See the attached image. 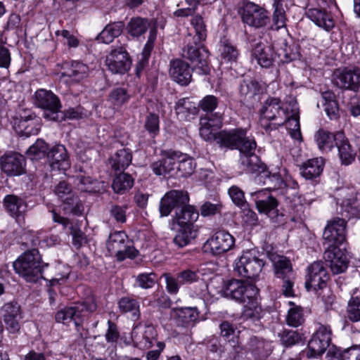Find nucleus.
Masks as SVG:
<instances>
[{"mask_svg": "<svg viewBox=\"0 0 360 360\" xmlns=\"http://www.w3.org/2000/svg\"><path fill=\"white\" fill-rule=\"evenodd\" d=\"M221 290L224 297L240 303H246L242 312L244 320L255 321L261 319L263 310L257 301L258 289L255 285L246 284L240 280L232 279L224 284Z\"/></svg>", "mask_w": 360, "mask_h": 360, "instance_id": "nucleus-1", "label": "nucleus"}, {"mask_svg": "<svg viewBox=\"0 0 360 360\" xmlns=\"http://www.w3.org/2000/svg\"><path fill=\"white\" fill-rule=\"evenodd\" d=\"M48 266V263L42 262L36 248L26 250L13 263L15 273L30 283H36L43 278L44 269Z\"/></svg>", "mask_w": 360, "mask_h": 360, "instance_id": "nucleus-2", "label": "nucleus"}, {"mask_svg": "<svg viewBox=\"0 0 360 360\" xmlns=\"http://www.w3.org/2000/svg\"><path fill=\"white\" fill-rule=\"evenodd\" d=\"M248 131L243 128L221 130L217 133L215 141L221 148L250 152L256 149L257 143L252 136H247Z\"/></svg>", "mask_w": 360, "mask_h": 360, "instance_id": "nucleus-3", "label": "nucleus"}, {"mask_svg": "<svg viewBox=\"0 0 360 360\" xmlns=\"http://www.w3.org/2000/svg\"><path fill=\"white\" fill-rule=\"evenodd\" d=\"M260 122L266 131L278 129L288 120V111L278 98L268 97L259 109Z\"/></svg>", "mask_w": 360, "mask_h": 360, "instance_id": "nucleus-4", "label": "nucleus"}, {"mask_svg": "<svg viewBox=\"0 0 360 360\" xmlns=\"http://www.w3.org/2000/svg\"><path fill=\"white\" fill-rule=\"evenodd\" d=\"M186 46L182 50V55L199 69L200 73L207 75L210 72L208 65V51L198 41L195 37L188 34L185 38Z\"/></svg>", "mask_w": 360, "mask_h": 360, "instance_id": "nucleus-5", "label": "nucleus"}, {"mask_svg": "<svg viewBox=\"0 0 360 360\" xmlns=\"http://www.w3.org/2000/svg\"><path fill=\"white\" fill-rule=\"evenodd\" d=\"M264 255L255 250L243 252L238 261L236 263L235 271L241 276L255 279L264 266Z\"/></svg>", "mask_w": 360, "mask_h": 360, "instance_id": "nucleus-6", "label": "nucleus"}, {"mask_svg": "<svg viewBox=\"0 0 360 360\" xmlns=\"http://www.w3.org/2000/svg\"><path fill=\"white\" fill-rule=\"evenodd\" d=\"M107 249L111 255H115L119 262L127 258L134 259L139 254L133 242L129 240L124 231H115L110 234L107 240Z\"/></svg>", "mask_w": 360, "mask_h": 360, "instance_id": "nucleus-7", "label": "nucleus"}, {"mask_svg": "<svg viewBox=\"0 0 360 360\" xmlns=\"http://www.w3.org/2000/svg\"><path fill=\"white\" fill-rule=\"evenodd\" d=\"M270 259L273 263L276 278L282 282L283 294L286 297L293 296L295 275L290 261L287 257L278 255H271Z\"/></svg>", "mask_w": 360, "mask_h": 360, "instance_id": "nucleus-8", "label": "nucleus"}, {"mask_svg": "<svg viewBox=\"0 0 360 360\" xmlns=\"http://www.w3.org/2000/svg\"><path fill=\"white\" fill-rule=\"evenodd\" d=\"M252 199L255 201L258 212L266 214L271 222L277 224H283L284 215L278 213V200L264 190H259L250 193Z\"/></svg>", "mask_w": 360, "mask_h": 360, "instance_id": "nucleus-9", "label": "nucleus"}, {"mask_svg": "<svg viewBox=\"0 0 360 360\" xmlns=\"http://www.w3.org/2000/svg\"><path fill=\"white\" fill-rule=\"evenodd\" d=\"M34 105L44 110L43 117L47 120L58 121L62 108L59 98L51 91L38 89L34 94Z\"/></svg>", "mask_w": 360, "mask_h": 360, "instance_id": "nucleus-10", "label": "nucleus"}, {"mask_svg": "<svg viewBox=\"0 0 360 360\" xmlns=\"http://www.w3.org/2000/svg\"><path fill=\"white\" fill-rule=\"evenodd\" d=\"M97 309V304L93 297L85 300L81 304L73 307H66L57 311L55 316L56 322L68 323L73 321L77 322L80 318L86 316L85 313H92Z\"/></svg>", "mask_w": 360, "mask_h": 360, "instance_id": "nucleus-11", "label": "nucleus"}, {"mask_svg": "<svg viewBox=\"0 0 360 360\" xmlns=\"http://www.w3.org/2000/svg\"><path fill=\"white\" fill-rule=\"evenodd\" d=\"M239 13L245 24L255 28L263 27L270 22L267 11L252 2L244 3Z\"/></svg>", "mask_w": 360, "mask_h": 360, "instance_id": "nucleus-12", "label": "nucleus"}, {"mask_svg": "<svg viewBox=\"0 0 360 360\" xmlns=\"http://www.w3.org/2000/svg\"><path fill=\"white\" fill-rule=\"evenodd\" d=\"M338 197L337 212L342 218L349 220L352 218H358L360 215V202L356 199L354 192L343 188L340 191Z\"/></svg>", "mask_w": 360, "mask_h": 360, "instance_id": "nucleus-13", "label": "nucleus"}, {"mask_svg": "<svg viewBox=\"0 0 360 360\" xmlns=\"http://www.w3.org/2000/svg\"><path fill=\"white\" fill-rule=\"evenodd\" d=\"M189 202L188 193L181 190H171L161 198L159 210L161 217L168 216L172 210L175 212Z\"/></svg>", "mask_w": 360, "mask_h": 360, "instance_id": "nucleus-14", "label": "nucleus"}, {"mask_svg": "<svg viewBox=\"0 0 360 360\" xmlns=\"http://www.w3.org/2000/svg\"><path fill=\"white\" fill-rule=\"evenodd\" d=\"M333 82L340 89L357 92L360 89V69L337 70L333 73Z\"/></svg>", "mask_w": 360, "mask_h": 360, "instance_id": "nucleus-15", "label": "nucleus"}, {"mask_svg": "<svg viewBox=\"0 0 360 360\" xmlns=\"http://www.w3.org/2000/svg\"><path fill=\"white\" fill-rule=\"evenodd\" d=\"M324 245L327 248L339 247L346 240V221L343 219L337 218L327 224L323 233Z\"/></svg>", "mask_w": 360, "mask_h": 360, "instance_id": "nucleus-16", "label": "nucleus"}, {"mask_svg": "<svg viewBox=\"0 0 360 360\" xmlns=\"http://www.w3.org/2000/svg\"><path fill=\"white\" fill-rule=\"evenodd\" d=\"M105 62L110 71L120 75L125 74L131 65L129 53L123 46L112 49Z\"/></svg>", "mask_w": 360, "mask_h": 360, "instance_id": "nucleus-17", "label": "nucleus"}, {"mask_svg": "<svg viewBox=\"0 0 360 360\" xmlns=\"http://www.w3.org/2000/svg\"><path fill=\"white\" fill-rule=\"evenodd\" d=\"M328 274L321 261L313 262L307 268L305 287L308 290L317 292L326 286Z\"/></svg>", "mask_w": 360, "mask_h": 360, "instance_id": "nucleus-18", "label": "nucleus"}, {"mask_svg": "<svg viewBox=\"0 0 360 360\" xmlns=\"http://www.w3.org/2000/svg\"><path fill=\"white\" fill-rule=\"evenodd\" d=\"M235 245V238L229 233L219 231L209 238L204 248L205 251L210 250L214 255H220L231 250Z\"/></svg>", "mask_w": 360, "mask_h": 360, "instance_id": "nucleus-19", "label": "nucleus"}, {"mask_svg": "<svg viewBox=\"0 0 360 360\" xmlns=\"http://www.w3.org/2000/svg\"><path fill=\"white\" fill-rule=\"evenodd\" d=\"M345 251V248L334 246L327 248L324 252L325 262L334 274L343 273L348 267L349 259Z\"/></svg>", "mask_w": 360, "mask_h": 360, "instance_id": "nucleus-20", "label": "nucleus"}, {"mask_svg": "<svg viewBox=\"0 0 360 360\" xmlns=\"http://www.w3.org/2000/svg\"><path fill=\"white\" fill-rule=\"evenodd\" d=\"M0 314L10 333H14L20 330V321L22 316L20 306L16 301L5 303L0 309Z\"/></svg>", "mask_w": 360, "mask_h": 360, "instance_id": "nucleus-21", "label": "nucleus"}, {"mask_svg": "<svg viewBox=\"0 0 360 360\" xmlns=\"http://www.w3.org/2000/svg\"><path fill=\"white\" fill-rule=\"evenodd\" d=\"M179 151L172 149L162 150L160 151V158L153 162L150 167L155 174L157 176H165L173 172L178 160Z\"/></svg>", "mask_w": 360, "mask_h": 360, "instance_id": "nucleus-22", "label": "nucleus"}, {"mask_svg": "<svg viewBox=\"0 0 360 360\" xmlns=\"http://www.w3.org/2000/svg\"><path fill=\"white\" fill-rule=\"evenodd\" d=\"M1 170L8 176H20L25 172V159L18 153H6L0 158Z\"/></svg>", "mask_w": 360, "mask_h": 360, "instance_id": "nucleus-23", "label": "nucleus"}, {"mask_svg": "<svg viewBox=\"0 0 360 360\" xmlns=\"http://www.w3.org/2000/svg\"><path fill=\"white\" fill-rule=\"evenodd\" d=\"M239 92L245 102L253 105L261 100L263 89L257 80L244 79L240 84Z\"/></svg>", "mask_w": 360, "mask_h": 360, "instance_id": "nucleus-24", "label": "nucleus"}, {"mask_svg": "<svg viewBox=\"0 0 360 360\" xmlns=\"http://www.w3.org/2000/svg\"><path fill=\"white\" fill-rule=\"evenodd\" d=\"M255 149L250 152H240L241 155L240 156L239 162L244 172L255 174L257 179H258V175L261 174L266 166L255 154Z\"/></svg>", "mask_w": 360, "mask_h": 360, "instance_id": "nucleus-25", "label": "nucleus"}, {"mask_svg": "<svg viewBox=\"0 0 360 360\" xmlns=\"http://www.w3.org/2000/svg\"><path fill=\"white\" fill-rule=\"evenodd\" d=\"M252 56L257 63L264 68H270L274 60V53L273 48L264 43L261 40L255 42L252 45Z\"/></svg>", "mask_w": 360, "mask_h": 360, "instance_id": "nucleus-26", "label": "nucleus"}, {"mask_svg": "<svg viewBox=\"0 0 360 360\" xmlns=\"http://www.w3.org/2000/svg\"><path fill=\"white\" fill-rule=\"evenodd\" d=\"M47 158L52 169L66 170L70 163L66 148L62 144L53 146L48 152Z\"/></svg>", "mask_w": 360, "mask_h": 360, "instance_id": "nucleus-27", "label": "nucleus"}, {"mask_svg": "<svg viewBox=\"0 0 360 360\" xmlns=\"http://www.w3.org/2000/svg\"><path fill=\"white\" fill-rule=\"evenodd\" d=\"M178 327L189 328L198 321L199 312L196 307L173 308L171 315Z\"/></svg>", "mask_w": 360, "mask_h": 360, "instance_id": "nucleus-28", "label": "nucleus"}, {"mask_svg": "<svg viewBox=\"0 0 360 360\" xmlns=\"http://www.w3.org/2000/svg\"><path fill=\"white\" fill-rule=\"evenodd\" d=\"M4 206L9 214L19 221L24 218L27 212V202L22 198L14 195H6L3 200Z\"/></svg>", "mask_w": 360, "mask_h": 360, "instance_id": "nucleus-29", "label": "nucleus"}, {"mask_svg": "<svg viewBox=\"0 0 360 360\" xmlns=\"http://www.w3.org/2000/svg\"><path fill=\"white\" fill-rule=\"evenodd\" d=\"M169 75L174 82L182 86L188 85L192 77L188 63L181 59L171 61Z\"/></svg>", "mask_w": 360, "mask_h": 360, "instance_id": "nucleus-30", "label": "nucleus"}, {"mask_svg": "<svg viewBox=\"0 0 360 360\" xmlns=\"http://www.w3.org/2000/svg\"><path fill=\"white\" fill-rule=\"evenodd\" d=\"M221 115L219 112L214 113V117L212 116H205L200 118V135L205 141L214 140L217 133L213 131L221 126Z\"/></svg>", "mask_w": 360, "mask_h": 360, "instance_id": "nucleus-31", "label": "nucleus"}, {"mask_svg": "<svg viewBox=\"0 0 360 360\" xmlns=\"http://www.w3.org/2000/svg\"><path fill=\"white\" fill-rule=\"evenodd\" d=\"M335 146L338 148V155L342 165H349L354 161L356 153L343 133L338 132Z\"/></svg>", "mask_w": 360, "mask_h": 360, "instance_id": "nucleus-32", "label": "nucleus"}, {"mask_svg": "<svg viewBox=\"0 0 360 360\" xmlns=\"http://www.w3.org/2000/svg\"><path fill=\"white\" fill-rule=\"evenodd\" d=\"M199 213L198 210L188 203L176 212L174 220L180 227H193V223L198 219Z\"/></svg>", "mask_w": 360, "mask_h": 360, "instance_id": "nucleus-33", "label": "nucleus"}, {"mask_svg": "<svg viewBox=\"0 0 360 360\" xmlns=\"http://www.w3.org/2000/svg\"><path fill=\"white\" fill-rule=\"evenodd\" d=\"M157 37V27L153 26L150 29L149 36L145 44L139 61L136 66V75L139 76L141 72L148 65V60L153 49L154 43Z\"/></svg>", "mask_w": 360, "mask_h": 360, "instance_id": "nucleus-34", "label": "nucleus"}, {"mask_svg": "<svg viewBox=\"0 0 360 360\" xmlns=\"http://www.w3.org/2000/svg\"><path fill=\"white\" fill-rule=\"evenodd\" d=\"M248 346L249 351L257 359L267 357L272 351L270 342L257 336H252L249 339Z\"/></svg>", "mask_w": 360, "mask_h": 360, "instance_id": "nucleus-35", "label": "nucleus"}, {"mask_svg": "<svg viewBox=\"0 0 360 360\" xmlns=\"http://www.w3.org/2000/svg\"><path fill=\"white\" fill-rule=\"evenodd\" d=\"M323 162L318 158L310 159L300 167V174L307 180H314L320 176L323 172Z\"/></svg>", "mask_w": 360, "mask_h": 360, "instance_id": "nucleus-36", "label": "nucleus"}, {"mask_svg": "<svg viewBox=\"0 0 360 360\" xmlns=\"http://www.w3.org/2000/svg\"><path fill=\"white\" fill-rule=\"evenodd\" d=\"M314 139L319 150L329 152L337 143L338 133L333 134L321 129L315 133Z\"/></svg>", "mask_w": 360, "mask_h": 360, "instance_id": "nucleus-37", "label": "nucleus"}, {"mask_svg": "<svg viewBox=\"0 0 360 360\" xmlns=\"http://www.w3.org/2000/svg\"><path fill=\"white\" fill-rule=\"evenodd\" d=\"M307 15L316 25L326 31H330L334 27V21L331 15L325 10L311 8L308 11Z\"/></svg>", "mask_w": 360, "mask_h": 360, "instance_id": "nucleus-38", "label": "nucleus"}, {"mask_svg": "<svg viewBox=\"0 0 360 360\" xmlns=\"http://www.w3.org/2000/svg\"><path fill=\"white\" fill-rule=\"evenodd\" d=\"M257 181L266 186L264 190L266 191L269 190H278L286 186L285 182L279 174H271L266 168L264 169L260 175H258Z\"/></svg>", "mask_w": 360, "mask_h": 360, "instance_id": "nucleus-39", "label": "nucleus"}, {"mask_svg": "<svg viewBox=\"0 0 360 360\" xmlns=\"http://www.w3.org/2000/svg\"><path fill=\"white\" fill-rule=\"evenodd\" d=\"M176 113L181 120H188L191 116L196 115L198 112V107L191 101L189 98L179 99L174 107Z\"/></svg>", "mask_w": 360, "mask_h": 360, "instance_id": "nucleus-40", "label": "nucleus"}, {"mask_svg": "<svg viewBox=\"0 0 360 360\" xmlns=\"http://www.w3.org/2000/svg\"><path fill=\"white\" fill-rule=\"evenodd\" d=\"M124 27V24L122 21L110 23L97 36L96 39L103 43L109 44L122 34Z\"/></svg>", "mask_w": 360, "mask_h": 360, "instance_id": "nucleus-41", "label": "nucleus"}, {"mask_svg": "<svg viewBox=\"0 0 360 360\" xmlns=\"http://www.w3.org/2000/svg\"><path fill=\"white\" fill-rule=\"evenodd\" d=\"M132 155L129 149L117 150L109 159V164L115 171L124 170L131 163Z\"/></svg>", "mask_w": 360, "mask_h": 360, "instance_id": "nucleus-42", "label": "nucleus"}, {"mask_svg": "<svg viewBox=\"0 0 360 360\" xmlns=\"http://www.w3.org/2000/svg\"><path fill=\"white\" fill-rule=\"evenodd\" d=\"M176 165V168L177 169V172L179 173V175L182 177H187L191 175L196 166L193 158L180 151H179Z\"/></svg>", "mask_w": 360, "mask_h": 360, "instance_id": "nucleus-43", "label": "nucleus"}, {"mask_svg": "<svg viewBox=\"0 0 360 360\" xmlns=\"http://www.w3.org/2000/svg\"><path fill=\"white\" fill-rule=\"evenodd\" d=\"M131 98V95L125 88H115L109 93L108 101L114 109L120 110L127 104Z\"/></svg>", "mask_w": 360, "mask_h": 360, "instance_id": "nucleus-44", "label": "nucleus"}, {"mask_svg": "<svg viewBox=\"0 0 360 360\" xmlns=\"http://www.w3.org/2000/svg\"><path fill=\"white\" fill-rule=\"evenodd\" d=\"M89 67L79 61H74L70 66L65 68L63 75L68 77L72 80L79 82L88 76Z\"/></svg>", "mask_w": 360, "mask_h": 360, "instance_id": "nucleus-45", "label": "nucleus"}, {"mask_svg": "<svg viewBox=\"0 0 360 360\" xmlns=\"http://www.w3.org/2000/svg\"><path fill=\"white\" fill-rule=\"evenodd\" d=\"M62 202L64 214L77 217L82 216L84 214V205L77 195L74 194Z\"/></svg>", "mask_w": 360, "mask_h": 360, "instance_id": "nucleus-46", "label": "nucleus"}, {"mask_svg": "<svg viewBox=\"0 0 360 360\" xmlns=\"http://www.w3.org/2000/svg\"><path fill=\"white\" fill-rule=\"evenodd\" d=\"M150 26L148 19L141 17L132 18L126 26V30L131 36L139 37L146 33Z\"/></svg>", "mask_w": 360, "mask_h": 360, "instance_id": "nucleus-47", "label": "nucleus"}, {"mask_svg": "<svg viewBox=\"0 0 360 360\" xmlns=\"http://www.w3.org/2000/svg\"><path fill=\"white\" fill-rule=\"evenodd\" d=\"M134 185V179L131 175L120 172L113 179L112 188L115 193L123 194L129 190Z\"/></svg>", "mask_w": 360, "mask_h": 360, "instance_id": "nucleus-48", "label": "nucleus"}, {"mask_svg": "<svg viewBox=\"0 0 360 360\" xmlns=\"http://www.w3.org/2000/svg\"><path fill=\"white\" fill-rule=\"evenodd\" d=\"M48 144L42 139H37L26 151L27 156L32 160H40L47 156Z\"/></svg>", "mask_w": 360, "mask_h": 360, "instance_id": "nucleus-49", "label": "nucleus"}, {"mask_svg": "<svg viewBox=\"0 0 360 360\" xmlns=\"http://www.w3.org/2000/svg\"><path fill=\"white\" fill-rule=\"evenodd\" d=\"M195 237L196 231L193 230V227H181V229L174 238L173 242L178 248H183L189 244L191 240Z\"/></svg>", "mask_w": 360, "mask_h": 360, "instance_id": "nucleus-50", "label": "nucleus"}, {"mask_svg": "<svg viewBox=\"0 0 360 360\" xmlns=\"http://www.w3.org/2000/svg\"><path fill=\"white\" fill-rule=\"evenodd\" d=\"M330 345L324 344L322 340L313 335L308 342L309 350L306 353L307 358H315L321 356L329 347Z\"/></svg>", "mask_w": 360, "mask_h": 360, "instance_id": "nucleus-51", "label": "nucleus"}, {"mask_svg": "<svg viewBox=\"0 0 360 360\" xmlns=\"http://www.w3.org/2000/svg\"><path fill=\"white\" fill-rule=\"evenodd\" d=\"M292 307L288 310L286 318L288 325L292 327H298L304 323V319L303 309L301 307L295 305L293 302H289Z\"/></svg>", "mask_w": 360, "mask_h": 360, "instance_id": "nucleus-52", "label": "nucleus"}, {"mask_svg": "<svg viewBox=\"0 0 360 360\" xmlns=\"http://www.w3.org/2000/svg\"><path fill=\"white\" fill-rule=\"evenodd\" d=\"M219 50L221 58L228 62L236 61L239 54L236 46L228 39L221 41Z\"/></svg>", "mask_w": 360, "mask_h": 360, "instance_id": "nucleus-53", "label": "nucleus"}, {"mask_svg": "<svg viewBox=\"0 0 360 360\" xmlns=\"http://www.w3.org/2000/svg\"><path fill=\"white\" fill-rule=\"evenodd\" d=\"M118 305L123 313L131 312L136 319L139 316V304L135 299L129 297H122L120 300Z\"/></svg>", "mask_w": 360, "mask_h": 360, "instance_id": "nucleus-54", "label": "nucleus"}, {"mask_svg": "<svg viewBox=\"0 0 360 360\" xmlns=\"http://www.w3.org/2000/svg\"><path fill=\"white\" fill-rule=\"evenodd\" d=\"M144 129L152 138H155L160 132V117L154 112H150L146 116Z\"/></svg>", "mask_w": 360, "mask_h": 360, "instance_id": "nucleus-55", "label": "nucleus"}, {"mask_svg": "<svg viewBox=\"0 0 360 360\" xmlns=\"http://www.w3.org/2000/svg\"><path fill=\"white\" fill-rule=\"evenodd\" d=\"M218 103L219 99L217 97L213 95H207L200 101L198 107L206 112L205 116L214 117V114H212V112L217 108Z\"/></svg>", "mask_w": 360, "mask_h": 360, "instance_id": "nucleus-56", "label": "nucleus"}, {"mask_svg": "<svg viewBox=\"0 0 360 360\" xmlns=\"http://www.w3.org/2000/svg\"><path fill=\"white\" fill-rule=\"evenodd\" d=\"M229 195L233 202L243 210L248 207V203L245 198L244 192L237 186H232L229 189Z\"/></svg>", "mask_w": 360, "mask_h": 360, "instance_id": "nucleus-57", "label": "nucleus"}, {"mask_svg": "<svg viewBox=\"0 0 360 360\" xmlns=\"http://www.w3.org/2000/svg\"><path fill=\"white\" fill-rule=\"evenodd\" d=\"M191 25L195 31V39L199 41H205L207 38V30L202 17L200 15H195L191 19Z\"/></svg>", "mask_w": 360, "mask_h": 360, "instance_id": "nucleus-58", "label": "nucleus"}, {"mask_svg": "<svg viewBox=\"0 0 360 360\" xmlns=\"http://www.w3.org/2000/svg\"><path fill=\"white\" fill-rule=\"evenodd\" d=\"M279 336L281 344L286 347L296 345L302 340V335L292 330H284Z\"/></svg>", "mask_w": 360, "mask_h": 360, "instance_id": "nucleus-59", "label": "nucleus"}, {"mask_svg": "<svg viewBox=\"0 0 360 360\" xmlns=\"http://www.w3.org/2000/svg\"><path fill=\"white\" fill-rule=\"evenodd\" d=\"M278 55L283 57L282 59L283 63H289L300 58L297 46L288 45L286 43H284V47L281 48Z\"/></svg>", "mask_w": 360, "mask_h": 360, "instance_id": "nucleus-60", "label": "nucleus"}, {"mask_svg": "<svg viewBox=\"0 0 360 360\" xmlns=\"http://www.w3.org/2000/svg\"><path fill=\"white\" fill-rule=\"evenodd\" d=\"M120 338L118 326L110 320L108 321V329L105 333V338L108 343L115 346Z\"/></svg>", "mask_w": 360, "mask_h": 360, "instance_id": "nucleus-61", "label": "nucleus"}, {"mask_svg": "<svg viewBox=\"0 0 360 360\" xmlns=\"http://www.w3.org/2000/svg\"><path fill=\"white\" fill-rule=\"evenodd\" d=\"M157 276L155 273H143L137 276L136 283L141 288H152L156 283Z\"/></svg>", "mask_w": 360, "mask_h": 360, "instance_id": "nucleus-62", "label": "nucleus"}, {"mask_svg": "<svg viewBox=\"0 0 360 360\" xmlns=\"http://www.w3.org/2000/svg\"><path fill=\"white\" fill-rule=\"evenodd\" d=\"M96 182L90 176H85L79 174L74 177V184L78 190L82 192H92L94 188L92 184Z\"/></svg>", "mask_w": 360, "mask_h": 360, "instance_id": "nucleus-63", "label": "nucleus"}, {"mask_svg": "<svg viewBox=\"0 0 360 360\" xmlns=\"http://www.w3.org/2000/svg\"><path fill=\"white\" fill-rule=\"evenodd\" d=\"M348 319L354 322L360 321V301L359 299L353 297L347 306Z\"/></svg>", "mask_w": 360, "mask_h": 360, "instance_id": "nucleus-64", "label": "nucleus"}]
</instances>
